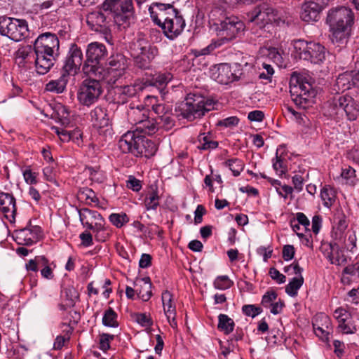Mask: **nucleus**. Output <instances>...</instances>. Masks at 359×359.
<instances>
[{"mask_svg": "<svg viewBox=\"0 0 359 359\" xmlns=\"http://www.w3.org/2000/svg\"><path fill=\"white\" fill-rule=\"evenodd\" d=\"M186 26L185 20L179 10L175 12L161 27L164 35L173 40L180 36Z\"/></svg>", "mask_w": 359, "mask_h": 359, "instance_id": "dca6fc26", "label": "nucleus"}, {"mask_svg": "<svg viewBox=\"0 0 359 359\" xmlns=\"http://www.w3.org/2000/svg\"><path fill=\"white\" fill-rule=\"evenodd\" d=\"M133 4L132 0H106L102 4V10L104 11H108L109 8H114L116 6H125Z\"/></svg>", "mask_w": 359, "mask_h": 359, "instance_id": "052dcab7", "label": "nucleus"}, {"mask_svg": "<svg viewBox=\"0 0 359 359\" xmlns=\"http://www.w3.org/2000/svg\"><path fill=\"white\" fill-rule=\"evenodd\" d=\"M34 57L31 46H22L18 48L15 53V62L19 65H24L26 63L31 62Z\"/></svg>", "mask_w": 359, "mask_h": 359, "instance_id": "4c0bfd02", "label": "nucleus"}, {"mask_svg": "<svg viewBox=\"0 0 359 359\" xmlns=\"http://www.w3.org/2000/svg\"><path fill=\"white\" fill-rule=\"evenodd\" d=\"M108 11L112 13L114 22L119 27L126 28L130 24L133 18L134 8L133 4L119 6L109 8Z\"/></svg>", "mask_w": 359, "mask_h": 359, "instance_id": "412c9836", "label": "nucleus"}, {"mask_svg": "<svg viewBox=\"0 0 359 359\" xmlns=\"http://www.w3.org/2000/svg\"><path fill=\"white\" fill-rule=\"evenodd\" d=\"M0 34L14 41H20L27 36L28 25L25 20L1 17Z\"/></svg>", "mask_w": 359, "mask_h": 359, "instance_id": "1a4fd4ad", "label": "nucleus"}, {"mask_svg": "<svg viewBox=\"0 0 359 359\" xmlns=\"http://www.w3.org/2000/svg\"><path fill=\"white\" fill-rule=\"evenodd\" d=\"M114 336L112 334L103 333L100 334V348L104 351H107L110 348V342L113 341Z\"/></svg>", "mask_w": 359, "mask_h": 359, "instance_id": "bf43d9fd", "label": "nucleus"}, {"mask_svg": "<svg viewBox=\"0 0 359 359\" xmlns=\"http://www.w3.org/2000/svg\"><path fill=\"white\" fill-rule=\"evenodd\" d=\"M326 22L330 27L332 42L342 46L347 43L351 35L354 13L351 8L345 6L333 8L327 13Z\"/></svg>", "mask_w": 359, "mask_h": 359, "instance_id": "f03ea898", "label": "nucleus"}, {"mask_svg": "<svg viewBox=\"0 0 359 359\" xmlns=\"http://www.w3.org/2000/svg\"><path fill=\"white\" fill-rule=\"evenodd\" d=\"M276 298L277 293L274 290H269L263 295L262 304L266 308H269Z\"/></svg>", "mask_w": 359, "mask_h": 359, "instance_id": "0e129e2a", "label": "nucleus"}, {"mask_svg": "<svg viewBox=\"0 0 359 359\" xmlns=\"http://www.w3.org/2000/svg\"><path fill=\"white\" fill-rule=\"evenodd\" d=\"M292 45L294 55L300 59L313 64H320L325 60V48L319 43L298 39Z\"/></svg>", "mask_w": 359, "mask_h": 359, "instance_id": "423d86ee", "label": "nucleus"}, {"mask_svg": "<svg viewBox=\"0 0 359 359\" xmlns=\"http://www.w3.org/2000/svg\"><path fill=\"white\" fill-rule=\"evenodd\" d=\"M145 143L147 144V142L142 140V137L135 136L133 132L128 131L118 141V147L123 153H131L136 156L149 155L151 152L142 150V145Z\"/></svg>", "mask_w": 359, "mask_h": 359, "instance_id": "9b49d317", "label": "nucleus"}, {"mask_svg": "<svg viewBox=\"0 0 359 359\" xmlns=\"http://www.w3.org/2000/svg\"><path fill=\"white\" fill-rule=\"evenodd\" d=\"M334 105L337 109L336 114L340 111L344 112L350 121L355 120L359 115V102L350 95L339 96L334 100Z\"/></svg>", "mask_w": 359, "mask_h": 359, "instance_id": "f3484780", "label": "nucleus"}, {"mask_svg": "<svg viewBox=\"0 0 359 359\" xmlns=\"http://www.w3.org/2000/svg\"><path fill=\"white\" fill-rule=\"evenodd\" d=\"M109 219L111 224L117 228L122 227L128 222V218L126 214L112 213L109 215Z\"/></svg>", "mask_w": 359, "mask_h": 359, "instance_id": "5fc2aeb1", "label": "nucleus"}, {"mask_svg": "<svg viewBox=\"0 0 359 359\" xmlns=\"http://www.w3.org/2000/svg\"><path fill=\"white\" fill-rule=\"evenodd\" d=\"M309 176V173H306V170L299 171L298 173H295L292 177V184L297 192H300L303 189L304 183Z\"/></svg>", "mask_w": 359, "mask_h": 359, "instance_id": "8fccbe9b", "label": "nucleus"}, {"mask_svg": "<svg viewBox=\"0 0 359 359\" xmlns=\"http://www.w3.org/2000/svg\"><path fill=\"white\" fill-rule=\"evenodd\" d=\"M102 323L107 327H116L118 326L117 314L111 308L109 307L105 311L102 318Z\"/></svg>", "mask_w": 359, "mask_h": 359, "instance_id": "a18cd8bd", "label": "nucleus"}, {"mask_svg": "<svg viewBox=\"0 0 359 359\" xmlns=\"http://www.w3.org/2000/svg\"><path fill=\"white\" fill-rule=\"evenodd\" d=\"M320 250L325 257L332 264L343 265L346 262V259L339 246L334 243H325L321 245Z\"/></svg>", "mask_w": 359, "mask_h": 359, "instance_id": "b1692460", "label": "nucleus"}, {"mask_svg": "<svg viewBox=\"0 0 359 359\" xmlns=\"http://www.w3.org/2000/svg\"><path fill=\"white\" fill-rule=\"evenodd\" d=\"M320 197L323 205L327 208L331 207L336 200V191L330 186H325L320 191Z\"/></svg>", "mask_w": 359, "mask_h": 359, "instance_id": "79ce46f5", "label": "nucleus"}, {"mask_svg": "<svg viewBox=\"0 0 359 359\" xmlns=\"http://www.w3.org/2000/svg\"><path fill=\"white\" fill-rule=\"evenodd\" d=\"M79 219L83 226L93 229L95 224L104 223L102 215L95 210L81 208L79 210Z\"/></svg>", "mask_w": 359, "mask_h": 359, "instance_id": "bb28decb", "label": "nucleus"}, {"mask_svg": "<svg viewBox=\"0 0 359 359\" xmlns=\"http://www.w3.org/2000/svg\"><path fill=\"white\" fill-rule=\"evenodd\" d=\"M242 311L246 316H251L252 318L257 316L262 311L260 307L252 304L244 305L242 307Z\"/></svg>", "mask_w": 359, "mask_h": 359, "instance_id": "774afa93", "label": "nucleus"}, {"mask_svg": "<svg viewBox=\"0 0 359 359\" xmlns=\"http://www.w3.org/2000/svg\"><path fill=\"white\" fill-rule=\"evenodd\" d=\"M233 320L226 314H219L218 316L217 327L225 334L231 333L234 329Z\"/></svg>", "mask_w": 359, "mask_h": 359, "instance_id": "ea45409f", "label": "nucleus"}, {"mask_svg": "<svg viewBox=\"0 0 359 359\" xmlns=\"http://www.w3.org/2000/svg\"><path fill=\"white\" fill-rule=\"evenodd\" d=\"M107 55V50L105 46L99 42H92L89 43L86 49V60L83 66V72L88 76H95L99 74L102 67L101 65Z\"/></svg>", "mask_w": 359, "mask_h": 359, "instance_id": "6e6552de", "label": "nucleus"}, {"mask_svg": "<svg viewBox=\"0 0 359 359\" xmlns=\"http://www.w3.org/2000/svg\"><path fill=\"white\" fill-rule=\"evenodd\" d=\"M145 84L136 81L133 85L116 87V93L118 95V100L122 104L126 103L128 98L135 96L138 92L144 90Z\"/></svg>", "mask_w": 359, "mask_h": 359, "instance_id": "cd10ccee", "label": "nucleus"}, {"mask_svg": "<svg viewBox=\"0 0 359 359\" xmlns=\"http://www.w3.org/2000/svg\"><path fill=\"white\" fill-rule=\"evenodd\" d=\"M107 18L108 16L105 13L101 10H97L88 14L86 22L92 30L102 33L107 38L110 34L109 20Z\"/></svg>", "mask_w": 359, "mask_h": 359, "instance_id": "a211bd4d", "label": "nucleus"}, {"mask_svg": "<svg viewBox=\"0 0 359 359\" xmlns=\"http://www.w3.org/2000/svg\"><path fill=\"white\" fill-rule=\"evenodd\" d=\"M337 91H346L353 87H359V65L354 70L339 74L334 85Z\"/></svg>", "mask_w": 359, "mask_h": 359, "instance_id": "4be33fe9", "label": "nucleus"}, {"mask_svg": "<svg viewBox=\"0 0 359 359\" xmlns=\"http://www.w3.org/2000/svg\"><path fill=\"white\" fill-rule=\"evenodd\" d=\"M102 88L95 79H85L79 87L77 98L80 104L89 107L95 103L101 94Z\"/></svg>", "mask_w": 359, "mask_h": 359, "instance_id": "9d476101", "label": "nucleus"}, {"mask_svg": "<svg viewBox=\"0 0 359 359\" xmlns=\"http://www.w3.org/2000/svg\"><path fill=\"white\" fill-rule=\"evenodd\" d=\"M320 13L318 7L306 1L301 7L300 18L306 22L312 23L319 20Z\"/></svg>", "mask_w": 359, "mask_h": 359, "instance_id": "7c9ffc66", "label": "nucleus"}, {"mask_svg": "<svg viewBox=\"0 0 359 359\" xmlns=\"http://www.w3.org/2000/svg\"><path fill=\"white\" fill-rule=\"evenodd\" d=\"M41 229L39 226H31L17 230L13 233L15 241L21 245H31L41 237Z\"/></svg>", "mask_w": 359, "mask_h": 359, "instance_id": "aec40b11", "label": "nucleus"}, {"mask_svg": "<svg viewBox=\"0 0 359 359\" xmlns=\"http://www.w3.org/2000/svg\"><path fill=\"white\" fill-rule=\"evenodd\" d=\"M23 177L27 184H36L38 182V173L33 172L30 168H26L23 172Z\"/></svg>", "mask_w": 359, "mask_h": 359, "instance_id": "69168bd1", "label": "nucleus"}, {"mask_svg": "<svg viewBox=\"0 0 359 359\" xmlns=\"http://www.w3.org/2000/svg\"><path fill=\"white\" fill-rule=\"evenodd\" d=\"M91 121L95 127L98 128L109 126L110 118L107 110L102 107H96L90 112Z\"/></svg>", "mask_w": 359, "mask_h": 359, "instance_id": "2f4dec72", "label": "nucleus"}, {"mask_svg": "<svg viewBox=\"0 0 359 359\" xmlns=\"http://www.w3.org/2000/svg\"><path fill=\"white\" fill-rule=\"evenodd\" d=\"M172 76L170 73H163L156 75L152 79V85L161 88L171 81Z\"/></svg>", "mask_w": 359, "mask_h": 359, "instance_id": "864d4df0", "label": "nucleus"}, {"mask_svg": "<svg viewBox=\"0 0 359 359\" xmlns=\"http://www.w3.org/2000/svg\"><path fill=\"white\" fill-rule=\"evenodd\" d=\"M83 62V53L76 44L70 47L67 57L63 66V73L68 75H75L80 69Z\"/></svg>", "mask_w": 359, "mask_h": 359, "instance_id": "6ab92c4d", "label": "nucleus"}, {"mask_svg": "<svg viewBox=\"0 0 359 359\" xmlns=\"http://www.w3.org/2000/svg\"><path fill=\"white\" fill-rule=\"evenodd\" d=\"M304 283L303 276H294L286 285L285 292L290 297L297 295L298 290Z\"/></svg>", "mask_w": 359, "mask_h": 359, "instance_id": "37998d69", "label": "nucleus"}, {"mask_svg": "<svg viewBox=\"0 0 359 359\" xmlns=\"http://www.w3.org/2000/svg\"><path fill=\"white\" fill-rule=\"evenodd\" d=\"M338 179L341 180L342 183L354 186L357 182L355 170L350 166L345 167L341 169V175L338 177Z\"/></svg>", "mask_w": 359, "mask_h": 359, "instance_id": "a19ab883", "label": "nucleus"}, {"mask_svg": "<svg viewBox=\"0 0 359 359\" xmlns=\"http://www.w3.org/2000/svg\"><path fill=\"white\" fill-rule=\"evenodd\" d=\"M241 74L239 66L220 64L213 70L212 76L217 83L226 85L238 80Z\"/></svg>", "mask_w": 359, "mask_h": 359, "instance_id": "ddd939ff", "label": "nucleus"}, {"mask_svg": "<svg viewBox=\"0 0 359 359\" xmlns=\"http://www.w3.org/2000/svg\"><path fill=\"white\" fill-rule=\"evenodd\" d=\"M157 120L158 128L162 127L165 130H169L174 126V120L170 111L161 115V118Z\"/></svg>", "mask_w": 359, "mask_h": 359, "instance_id": "6e6d98bb", "label": "nucleus"}, {"mask_svg": "<svg viewBox=\"0 0 359 359\" xmlns=\"http://www.w3.org/2000/svg\"><path fill=\"white\" fill-rule=\"evenodd\" d=\"M156 50L155 48H149L144 41H140L135 43L132 55L144 60L146 55H154Z\"/></svg>", "mask_w": 359, "mask_h": 359, "instance_id": "58836bf2", "label": "nucleus"}, {"mask_svg": "<svg viewBox=\"0 0 359 359\" xmlns=\"http://www.w3.org/2000/svg\"><path fill=\"white\" fill-rule=\"evenodd\" d=\"M127 59L121 53L111 55L105 67H102L99 74L95 77L104 80L107 83L114 85L116 81L123 76L127 69Z\"/></svg>", "mask_w": 359, "mask_h": 359, "instance_id": "0eeeda50", "label": "nucleus"}, {"mask_svg": "<svg viewBox=\"0 0 359 359\" xmlns=\"http://www.w3.org/2000/svg\"><path fill=\"white\" fill-rule=\"evenodd\" d=\"M199 144L198 148L201 150H208L210 149H215L218 146V142L212 141L209 135L201 134L198 136Z\"/></svg>", "mask_w": 359, "mask_h": 359, "instance_id": "49530a36", "label": "nucleus"}, {"mask_svg": "<svg viewBox=\"0 0 359 359\" xmlns=\"http://www.w3.org/2000/svg\"><path fill=\"white\" fill-rule=\"evenodd\" d=\"M60 42L55 34L46 32L40 34L34 43L36 56L35 67L40 74H46L53 66Z\"/></svg>", "mask_w": 359, "mask_h": 359, "instance_id": "7ed1b4c3", "label": "nucleus"}, {"mask_svg": "<svg viewBox=\"0 0 359 359\" xmlns=\"http://www.w3.org/2000/svg\"><path fill=\"white\" fill-rule=\"evenodd\" d=\"M161 196L156 185H151L145 191L143 204L147 211L156 210L160 204Z\"/></svg>", "mask_w": 359, "mask_h": 359, "instance_id": "c85d7f7f", "label": "nucleus"}, {"mask_svg": "<svg viewBox=\"0 0 359 359\" xmlns=\"http://www.w3.org/2000/svg\"><path fill=\"white\" fill-rule=\"evenodd\" d=\"M290 88L292 100L297 106L306 109L313 103L316 92L309 76L294 72L290 79Z\"/></svg>", "mask_w": 359, "mask_h": 359, "instance_id": "20e7f679", "label": "nucleus"}, {"mask_svg": "<svg viewBox=\"0 0 359 359\" xmlns=\"http://www.w3.org/2000/svg\"><path fill=\"white\" fill-rule=\"evenodd\" d=\"M177 10L171 4L160 2H153L148 8L152 21L160 27Z\"/></svg>", "mask_w": 359, "mask_h": 359, "instance_id": "4468645a", "label": "nucleus"}, {"mask_svg": "<svg viewBox=\"0 0 359 359\" xmlns=\"http://www.w3.org/2000/svg\"><path fill=\"white\" fill-rule=\"evenodd\" d=\"M126 187L128 189L137 192L142 189V184L140 180L133 175H130L126 181Z\"/></svg>", "mask_w": 359, "mask_h": 359, "instance_id": "338daca9", "label": "nucleus"}, {"mask_svg": "<svg viewBox=\"0 0 359 359\" xmlns=\"http://www.w3.org/2000/svg\"><path fill=\"white\" fill-rule=\"evenodd\" d=\"M67 81V74L62 73L59 79L50 81L46 86V90L50 92L61 93L65 90Z\"/></svg>", "mask_w": 359, "mask_h": 359, "instance_id": "c9c22d12", "label": "nucleus"}, {"mask_svg": "<svg viewBox=\"0 0 359 359\" xmlns=\"http://www.w3.org/2000/svg\"><path fill=\"white\" fill-rule=\"evenodd\" d=\"M91 230L94 233L95 238L99 242H104L110 236V233L104 227V223L95 224Z\"/></svg>", "mask_w": 359, "mask_h": 359, "instance_id": "09e8293b", "label": "nucleus"}, {"mask_svg": "<svg viewBox=\"0 0 359 359\" xmlns=\"http://www.w3.org/2000/svg\"><path fill=\"white\" fill-rule=\"evenodd\" d=\"M161 302L164 314L170 325L172 328H176L177 326L176 320V304L172 293L168 290L163 291L161 294Z\"/></svg>", "mask_w": 359, "mask_h": 359, "instance_id": "5701e85b", "label": "nucleus"}, {"mask_svg": "<svg viewBox=\"0 0 359 359\" xmlns=\"http://www.w3.org/2000/svg\"><path fill=\"white\" fill-rule=\"evenodd\" d=\"M284 272L289 276H302L303 269L299 266L298 262H293L292 264L285 266Z\"/></svg>", "mask_w": 359, "mask_h": 359, "instance_id": "e2e57ef3", "label": "nucleus"}, {"mask_svg": "<svg viewBox=\"0 0 359 359\" xmlns=\"http://www.w3.org/2000/svg\"><path fill=\"white\" fill-rule=\"evenodd\" d=\"M333 316L338 323L337 328L343 334H352L358 330L359 319L356 323L352 313L346 308L342 306L337 308L334 311Z\"/></svg>", "mask_w": 359, "mask_h": 359, "instance_id": "f8f14e48", "label": "nucleus"}, {"mask_svg": "<svg viewBox=\"0 0 359 359\" xmlns=\"http://www.w3.org/2000/svg\"><path fill=\"white\" fill-rule=\"evenodd\" d=\"M79 198L82 200H85L86 203H95L97 201V198L95 196V192L89 188H83L79 191Z\"/></svg>", "mask_w": 359, "mask_h": 359, "instance_id": "4d7b16f0", "label": "nucleus"}, {"mask_svg": "<svg viewBox=\"0 0 359 359\" xmlns=\"http://www.w3.org/2000/svg\"><path fill=\"white\" fill-rule=\"evenodd\" d=\"M213 285L215 288L224 290L230 288L233 282L227 276H219L215 278Z\"/></svg>", "mask_w": 359, "mask_h": 359, "instance_id": "603ef678", "label": "nucleus"}, {"mask_svg": "<svg viewBox=\"0 0 359 359\" xmlns=\"http://www.w3.org/2000/svg\"><path fill=\"white\" fill-rule=\"evenodd\" d=\"M56 111L58 121L64 126H68L70 123L69 111L68 108L64 105H58Z\"/></svg>", "mask_w": 359, "mask_h": 359, "instance_id": "3c124183", "label": "nucleus"}, {"mask_svg": "<svg viewBox=\"0 0 359 359\" xmlns=\"http://www.w3.org/2000/svg\"><path fill=\"white\" fill-rule=\"evenodd\" d=\"M283 151V147L277 149L276 158L273 159V168L279 176H282L287 171V161L285 157L282 156Z\"/></svg>", "mask_w": 359, "mask_h": 359, "instance_id": "f704fd0d", "label": "nucleus"}, {"mask_svg": "<svg viewBox=\"0 0 359 359\" xmlns=\"http://www.w3.org/2000/svg\"><path fill=\"white\" fill-rule=\"evenodd\" d=\"M149 116V111L143 107H130L128 111V119L132 124L138 126Z\"/></svg>", "mask_w": 359, "mask_h": 359, "instance_id": "72a5a7b5", "label": "nucleus"}, {"mask_svg": "<svg viewBox=\"0 0 359 359\" xmlns=\"http://www.w3.org/2000/svg\"><path fill=\"white\" fill-rule=\"evenodd\" d=\"M46 262V258L43 256L36 257L34 259H30L26 264V269L28 272L27 276L25 278V281L29 279L32 287L37 285L36 273L41 265Z\"/></svg>", "mask_w": 359, "mask_h": 359, "instance_id": "c756f323", "label": "nucleus"}, {"mask_svg": "<svg viewBox=\"0 0 359 359\" xmlns=\"http://www.w3.org/2000/svg\"><path fill=\"white\" fill-rule=\"evenodd\" d=\"M225 167L229 168L235 177L240 175L241 172L243 170L244 163L238 158L229 159L223 163Z\"/></svg>", "mask_w": 359, "mask_h": 359, "instance_id": "c03bdc74", "label": "nucleus"}, {"mask_svg": "<svg viewBox=\"0 0 359 359\" xmlns=\"http://www.w3.org/2000/svg\"><path fill=\"white\" fill-rule=\"evenodd\" d=\"M313 327L317 337L323 341H327L332 330L331 320L328 316L324 313L317 314L313 322Z\"/></svg>", "mask_w": 359, "mask_h": 359, "instance_id": "393cba45", "label": "nucleus"}, {"mask_svg": "<svg viewBox=\"0 0 359 359\" xmlns=\"http://www.w3.org/2000/svg\"><path fill=\"white\" fill-rule=\"evenodd\" d=\"M260 53L262 55H267L270 60L278 65L283 62L282 55L276 48H264L261 50Z\"/></svg>", "mask_w": 359, "mask_h": 359, "instance_id": "de8ad7c7", "label": "nucleus"}, {"mask_svg": "<svg viewBox=\"0 0 359 359\" xmlns=\"http://www.w3.org/2000/svg\"><path fill=\"white\" fill-rule=\"evenodd\" d=\"M219 10H215L210 13L211 20L213 21L215 31L218 38L213 39L206 48H203L201 50V55L210 54L216 48L229 43L245 29L244 23L237 17L233 15L219 17V15H222L219 13Z\"/></svg>", "mask_w": 359, "mask_h": 359, "instance_id": "f257e3e1", "label": "nucleus"}, {"mask_svg": "<svg viewBox=\"0 0 359 359\" xmlns=\"http://www.w3.org/2000/svg\"><path fill=\"white\" fill-rule=\"evenodd\" d=\"M250 21L262 28L273 22L279 24L282 20L278 17L273 8L266 5H260L250 14Z\"/></svg>", "mask_w": 359, "mask_h": 359, "instance_id": "2eb2a0df", "label": "nucleus"}, {"mask_svg": "<svg viewBox=\"0 0 359 359\" xmlns=\"http://www.w3.org/2000/svg\"><path fill=\"white\" fill-rule=\"evenodd\" d=\"M51 130L53 131L58 136L61 142H67L72 138L71 132H69L64 129H60L57 126H52Z\"/></svg>", "mask_w": 359, "mask_h": 359, "instance_id": "680f3d73", "label": "nucleus"}, {"mask_svg": "<svg viewBox=\"0 0 359 359\" xmlns=\"http://www.w3.org/2000/svg\"><path fill=\"white\" fill-rule=\"evenodd\" d=\"M137 297L144 302H147L152 296V284L149 277H144L135 283Z\"/></svg>", "mask_w": 359, "mask_h": 359, "instance_id": "473e14b6", "label": "nucleus"}, {"mask_svg": "<svg viewBox=\"0 0 359 359\" xmlns=\"http://www.w3.org/2000/svg\"><path fill=\"white\" fill-rule=\"evenodd\" d=\"M158 129V120L150 118L149 116L136 127L137 130L149 135L154 134Z\"/></svg>", "mask_w": 359, "mask_h": 359, "instance_id": "e433bc0d", "label": "nucleus"}, {"mask_svg": "<svg viewBox=\"0 0 359 359\" xmlns=\"http://www.w3.org/2000/svg\"><path fill=\"white\" fill-rule=\"evenodd\" d=\"M215 102L212 100L201 95L189 94L185 101L179 106L180 115L189 120L200 118L205 114L214 109Z\"/></svg>", "mask_w": 359, "mask_h": 359, "instance_id": "39448f33", "label": "nucleus"}, {"mask_svg": "<svg viewBox=\"0 0 359 359\" xmlns=\"http://www.w3.org/2000/svg\"><path fill=\"white\" fill-rule=\"evenodd\" d=\"M0 212L10 222L15 219L16 207L14 197L8 193H0Z\"/></svg>", "mask_w": 359, "mask_h": 359, "instance_id": "a878e982", "label": "nucleus"}, {"mask_svg": "<svg viewBox=\"0 0 359 359\" xmlns=\"http://www.w3.org/2000/svg\"><path fill=\"white\" fill-rule=\"evenodd\" d=\"M135 321L140 325L148 327L153 325L151 316L144 313H137L134 315Z\"/></svg>", "mask_w": 359, "mask_h": 359, "instance_id": "13d9d810", "label": "nucleus"}]
</instances>
